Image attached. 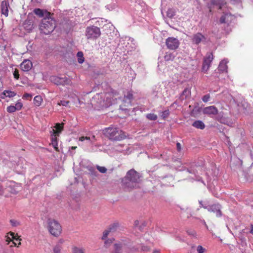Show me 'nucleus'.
<instances>
[{"label": "nucleus", "mask_w": 253, "mask_h": 253, "mask_svg": "<svg viewBox=\"0 0 253 253\" xmlns=\"http://www.w3.org/2000/svg\"><path fill=\"white\" fill-rule=\"evenodd\" d=\"M140 175L134 169H131L127 171L126 176L122 179L123 185L128 190L138 187L139 183Z\"/></svg>", "instance_id": "f257e3e1"}, {"label": "nucleus", "mask_w": 253, "mask_h": 253, "mask_svg": "<svg viewBox=\"0 0 253 253\" xmlns=\"http://www.w3.org/2000/svg\"><path fill=\"white\" fill-rule=\"evenodd\" d=\"M110 93L96 94L92 98L91 103L95 109H99L103 107H108L112 104V101L109 98Z\"/></svg>", "instance_id": "f03ea898"}, {"label": "nucleus", "mask_w": 253, "mask_h": 253, "mask_svg": "<svg viewBox=\"0 0 253 253\" xmlns=\"http://www.w3.org/2000/svg\"><path fill=\"white\" fill-rule=\"evenodd\" d=\"M104 135L109 139L120 141L126 137L124 132L119 128L110 126L103 130Z\"/></svg>", "instance_id": "7ed1b4c3"}, {"label": "nucleus", "mask_w": 253, "mask_h": 253, "mask_svg": "<svg viewBox=\"0 0 253 253\" xmlns=\"http://www.w3.org/2000/svg\"><path fill=\"white\" fill-rule=\"evenodd\" d=\"M55 28V20L51 17V15L43 18L40 25V29L41 32L45 35L51 33Z\"/></svg>", "instance_id": "20e7f679"}, {"label": "nucleus", "mask_w": 253, "mask_h": 253, "mask_svg": "<svg viewBox=\"0 0 253 253\" xmlns=\"http://www.w3.org/2000/svg\"><path fill=\"white\" fill-rule=\"evenodd\" d=\"M46 227L48 232L54 237L59 236L62 232V227L60 224L54 219H47Z\"/></svg>", "instance_id": "39448f33"}, {"label": "nucleus", "mask_w": 253, "mask_h": 253, "mask_svg": "<svg viewBox=\"0 0 253 253\" xmlns=\"http://www.w3.org/2000/svg\"><path fill=\"white\" fill-rule=\"evenodd\" d=\"M84 34L87 40L94 41L100 37L101 33L99 27L92 25L86 28Z\"/></svg>", "instance_id": "423d86ee"}, {"label": "nucleus", "mask_w": 253, "mask_h": 253, "mask_svg": "<svg viewBox=\"0 0 253 253\" xmlns=\"http://www.w3.org/2000/svg\"><path fill=\"white\" fill-rule=\"evenodd\" d=\"M21 240V239L20 238L19 236L15 235V234L13 232H9L5 236V241L7 242V244L10 245V247L17 246V243H16L15 241H19L18 243V245H20Z\"/></svg>", "instance_id": "0eeeda50"}, {"label": "nucleus", "mask_w": 253, "mask_h": 253, "mask_svg": "<svg viewBox=\"0 0 253 253\" xmlns=\"http://www.w3.org/2000/svg\"><path fill=\"white\" fill-rule=\"evenodd\" d=\"M50 81L57 85H66L71 84V80L67 77H59L56 76H52L50 77Z\"/></svg>", "instance_id": "6e6552de"}, {"label": "nucleus", "mask_w": 253, "mask_h": 253, "mask_svg": "<svg viewBox=\"0 0 253 253\" xmlns=\"http://www.w3.org/2000/svg\"><path fill=\"white\" fill-rule=\"evenodd\" d=\"M204 208L207 209L210 212H212L215 213L217 217H220L222 215L221 211V206L219 204H214L209 206H204L202 205Z\"/></svg>", "instance_id": "1a4fd4ad"}, {"label": "nucleus", "mask_w": 253, "mask_h": 253, "mask_svg": "<svg viewBox=\"0 0 253 253\" xmlns=\"http://www.w3.org/2000/svg\"><path fill=\"white\" fill-rule=\"evenodd\" d=\"M166 45L168 48L174 50L178 47L179 42L177 39L170 37L167 39Z\"/></svg>", "instance_id": "9d476101"}, {"label": "nucleus", "mask_w": 253, "mask_h": 253, "mask_svg": "<svg viewBox=\"0 0 253 253\" xmlns=\"http://www.w3.org/2000/svg\"><path fill=\"white\" fill-rule=\"evenodd\" d=\"M213 58V55L211 53H208L206 57L204 58L202 67V70L205 73H206L209 70Z\"/></svg>", "instance_id": "9b49d317"}, {"label": "nucleus", "mask_w": 253, "mask_h": 253, "mask_svg": "<svg viewBox=\"0 0 253 253\" xmlns=\"http://www.w3.org/2000/svg\"><path fill=\"white\" fill-rule=\"evenodd\" d=\"M206 37L200 33H197L191 37V41L193 44H198L206 41Z\"/></svg>", "instance_id": "f8f14e48"}, {"label": "nucleus", "mask_w": 253, "mask_h": 253, "mask_svg": "<svg viewBox=\"0 0 253 253\" xmlns=\"http://www.w3.org/2000/svg\"><path fill=\"white\" fill-rule=\"evenodd\" d=\"M22 103L20 101H18L15 104V106L10 105L8 106L6 108V110L8 113H12L16 111L20 110L22 109Z\"/></svg>", "instance_id": "ddd939ff"}, {"label": "nucleus", "mask_w": 253, "mask_h": 253, "mask_svg": "<svg viewBox=\"0 0 253 253\" xmlns=\"http://www.w3.org/2000/svg\"><path fill=\"white\" fill-rule=\"evenodd\" d=\"M235 19L234 15H231L229 13L224 12V14L221 17L220 19V22L221 23H229Z\"/></svg>", "instance_id": "4468645a"}, {"label": "nucleus", "mask_w": 253, "mask_h": 253, "mask_svg": "<svg viewBox=\"0 0 253 253\" xmlns=\"http://www.w3.org/2000/svg\"><path fill=\"white\" fill-rule=\"evenodd\" d=\"M118 227V223H114V224L111 225L108 229L105 230L103 232L102 239L106 240V238L107 237L109 233L111 232H114Z\"/></svg>", "instance_id": "2eb2a0df"}, {"label": "nucleus", "mask_w": 253, "mask_h": 253, "mask_svg": "<svg viewBox=\"0 0 253 253\" xmlns=\"http://www.w3.org/2000/svg\"><path fill=\"white\" fill-rule=\"evenodd\" d=\"M203 113L205 114H207L209 115H215L218 114V110L214 106H210L204 108L203 109Z\"/></svg>", "instance_id": "dca6fc26"}, {"label": "nucleus", "mask_w": 253, "mask_h": 253, "mask_svg": "<svg viewBox=\"0 0 253 253\" xmlns=\"http://www.w3.org/2000/svg\"><path fill=\"white\" fill-rule=\"evenodd\" d=\"M32 67V63L29 60H24L20 64L21 70L24 72L29 71Z\"/></svg>", "instance_id": "f3484780"}, {"label": "nucleus", "mask_w": 253, "mask_h": 253, "mask_svg": "<svg viewBox=\"0 0 253 253\" xmlns=\"http://www.w3.org/2000/svg\"><path fill=\"white\" fill-rule=\"evenodd\" d=\"M211 4L218 6L223 10L227 7L226 2L224 0H211Z\"/></svg>", "instance_id": "a211bd4d"}, {"label": "nucleus", "mask_w": 253, "mask_h": 253, "mask_svg": "<svg viewBox=\"0 0 253 253\" xmlns=\"http://www.w3.org/2000/svg\"><path fill=\"white\" fill-rule=\"evenodd\" d=\"M21 189V186L19 184H11L7 187V190L13 194H17Z\"/></svg>", "instance_id": "6ab92c4d"}, {"label": "nucleus", "mask_w": 253, "mask_h": 253, "mask_svg": "<svg viewBox=\"0 0 253 253\" xmlns=\"http://www.w3.org/2000/svg\"><path fill=\"white\" fill-rule=\"evenodd\" d=\"M34 13L40 17H46L48 16L51 15L49 12H48L46 10H43L40 8H36L34 11Z\"/></svg>", "instance_id": "aec40b11"}, {"label": "nucleus", "mask_w": 253, "mask_h": 253, "mask_svg": "<svg viewBox=\"0 0 253 253\" xmlns=\"http://www.w3.org/2000/svg\"><path fill=\"white\" fill-rule=\"evenodd\" d=\"M8 7L9 4L6 1H2L1 5V13L5 16H7L8 15Z\"/></svg>", "instance_id": "412c9836"}, {"label": "nucleus", "mask_w": 253, "mask_h": 253, "mask_svg": "<svg viewBox=\"0 0 253 253\" xmlns=\"http://www.w3.org/2000/svg\"><path fill=\"white\" fill-rule=\"evenodd\" d=\"M228 63V61L226 59H223L222 60L218 66V70L222 72H227V63Z\"/></svg>", "instance_id": "4be33fe9"}, {"label": "nucleus", "mask_w": 253, "mask_h": 253, "mask_svg": "<svg viewBox=\"0 0 253 253\" xmlns=\"http://www.w3.org/2000/svg\"><path fill=\"white\" fill-rule=\"evenodd\" d=\"M191 95V90L188 88H186L182 92L180 95V99L181 100H183L188 97H189Z\"/></svg>", "instance_id": "5701e85b"}, {"label": "nucleus", "mask_w": 253, "mask_h": 253, "mask_svg": "<svg viewBox=\"0 0 253 253\" xmlns=\"http://www.w3.org/2000/svg\"><path fill=\"white\" fill-rule=\"evenodd\" d=\"M192 126L197 128L201 129H204L205 127L204 123L202 121L199 120L195 121L193 123Z\"/></svg>", "instance_id": "b1692460"}, {"label": "nucleus", "mask_w": 253, "mask_h": 253, "mask_svg": "<svg viewBox=\"0 0 253 253\" xmlns=\"http://www.w3.org/2000/svg\"><path fill=\"white\" fill-rule=\"evenodd\" d=\"M54 127L55 128V129H52L53 132L59 134L63 129V124H56Z\"/></svg>", "instance_id": "393cba45"}, {"label": "nucleus", "mask_w": 253, "mask_h": 253, "mask_svg": "<svg viewBox=\"0 0 253 253\" xmlns=\"http://www.w3.org/2000/svg\"><path fill=\"white\" fill-rule=\"evenodd\" d=\"M42 102V98L40 95H37L34 98V104L36 107H39Z\"/></svg>", "instance_id": "a878e982"}, {"label": "nucleus", "mask_w": 253, "mask_h": 253, "mask_svg": "<svg viewBox=\"0 0 253 253\" xmlns=\"http://www.w3.org/2000/svg\"><path fill=\"white\" fill-rule=\"evenodd\" d=\"M24 27L25 29L29 32H30L34 28L32 22L29 21L25 22L24 24Z\"/></svg>", "instance_id": "bb28decb"}, {"label": "nucleus", "mask_w": 253, "mask_h": 253, "mask_svg": "<svg viewBox=\"0 0 253 253\" xmlns=\"http://www.w3.org/2000/svg\"><path fill=\"white\" fill-rule=\"evenodd\" d=\"M132 94L130 92H127L126 95H125V101L127 103V104H130L131 102V100L132 98Z\"/></svg>", "instance_id": "cd10ccee"}, {"label": "nucleus", "mask_w": 253, "mask_h": 253, "mask_svg": "<svg viewBox=\"0 0 253 253\" xmlns=\"http://www.w3.org/2000/svg\"><path fill=\"white\" fill-rule=\"evenodd\" d=\"M72 253H85V249L83 248L74 247L72 248Z\"/></svg>", "instance_id": "c85d7f7f"}, {"label": "nucleus", "mask_w": 253, "mask_h": 253, "mask_svg": "<svg viewBox=\"0 0 253 253\" xmlns=\"http://www.w3.org/2000/svg\"><path fill=\"white\" fill-rule=\"evenodd\" d=\"M78 61L79 63L82 64L84 62V57L83 53L81 51L78 52L77 54Z\"/></svg>", "instance_id": "c756f323"}, {"label": "nucleus", "mask_w": 253, "mask_h": 253, "mask_svg": "<svg viewBox=\"0 0 253 253\" xmlns=\"http://www.w3.org/2000/svg\"><path fill=\"white\" fill-rule=\"evenodd\" d=\"M117 1L115 0L111 4H107L106 8L109 10H112L117 7Z\"/></svg>", "instance_id": "7c9ffc66"}, {"label": "nucleus", "mask_w": 253, "mask_h": 253, "mask_svg": "<svg viewBox=\"0 0 253 253\" xmlns=\"http://www.w3.org/2000/svg\"><path fill=\"white\" fill-rule=\"evenodd\" d=\"M174 55L170 52H167L164 56L166 61L172 60L174 59Z\"/></svg>", "instance_id": "2f4dec72"}, {"label": "nucleus", "mask_w": 253, "mask_h": 253, "mask_svg": "<svg viewBox=\"0 0 253 253\" xmlns=\"http://www.w3.org/2000/svg\"><path fill=\"white\" fill-rule=\"evenodd\" d=\"M146 118L149 120L155 121L157 119L158 117L154 114L150 113L146 115Z\"/></svg>", "instance_id": "473e14b6"}, {"label": "nucleus", "mask_w": 253, "mask_h": 253, "mask_svg": "<svg viewBox=\"0 0 253 253\" xmlns=\"http://www.w3.org/2000/svg\"><path fill=\"white\" fill-rule=\"evenodd\" d=\"M5 92L6 94V96L9 98H12L14 97L16 95V93L9 90H5Z\"/></svg>", "instance_id": "72a5a7b5"}, {"label": "nucleus", "mask_w": 253, "mask_h": 253, "mask_svg": "<svg viewBox=\"0 0 253 253\" xmlns=\"http://www.w3.org/2000/svg\"><path fill=\"white\" fill-rule=\"evenodd\" d=\"M62 247L54 246L53 248V253H61Z\"/></svg>", "instance_id": "f704fd0d"}, {"label": "nucleus", "mask_w": 253, "mask_h": 253, "mask_svg": "<svg viewBox=\"0 0 253 253\" xmlns=\"http://www.w3.org/2000/svg\"><path fill=\"white\" fill-rule=\"evenodd\" d=\"M175 15V11L172 9H169L167 12V15L169 18L172 17Z\"/></svg>", "instance_id": "c9c22d12"}, {"label": "nucleus", "mask_w": 253, "mask_h": 253, "mask_svg": "<svg viewBox=\"0 0 253 253\" xmlns=\"http://www.w3.org/2000/svg\"><path fill=\"white\" fill-rule=\"evenodd\" d=\"M96 169L100 172L102 173H106L107 170V169L104 167L96 166Z\"/></svg>", "instance_id": "e433bc0d"}, {"label": "nucleus", "mask_w": 253, "mask_h": 253, "mask_svg": "<svg viewBox=\"0 0 253 253\" xmlns=\"http://www.w3.org/2000/svg\"><path fill=\"white\" fill-rule=\"evenodd\" d=\"M10 223L11 225L13 227H17L20 225V222L19 221L15 219H11L10 220Z\"/></svg>", "instance_id": "4c0bfd02"}, {"label": "nucleus", "mask_w": 253, "mask_h": 253, "mask_svg": "<svg viewBox=\"0 0 253 253\" xmlns=\"http://www.w3.org/2000/svg\"><path fill=\"white\" fill-rule=\"evenodd\" d=\"M169 114V110H165L164 111L162 112L161 117L163 119H166L167 118Z\"/></svg>", "instance_id": "58836bf2"}, {"label": "nucleus", "mask_w": 253, "mask_h": 253, "mask_svg": "<svg viewBox=\"0 0 253 253\" xmlns=\"http://www.w3.org/2000/svg\"><path fill=\"white\" fill-rule=\"evenodd\" d=\"M69 103V101H68L61 100L60 102H58L57 105L59 106L62 105L66 107L68 106Z\"/></svg>", "instance_id": "ea45409f"}, {"label": "nucleus", "mask_w": 253, "mask_h": 253, "mask_svg": "<svg viewBox=\"0 0 253 253\" xmlns=\"http://www.w3.org/2000/svg\"><path fill=\"white\" fill-rule=\"evenodd\" d=\"M121 245L120 244H115L114 245V248L115 249V251L114 253H119V251L121 249Z\"/></svg>", "instance_id": "a19ab883"}, {"label": "nucleus", "mask_w": 253, "mask_h": 253, "mask_svg": "<svg viewBox=\"0 0 253 253\" xmlns=\"http://www.w3.org/2000/svg\"><path fill=\"white\" fill-rule=\"evenodd\" d=\"M205 250V249L202 246L199 245L197 248V251L198 253H204Z\"/></svg>", "instance_id": "79ce46f5"}, {"label": "nucleus", "mask_w": 253, "mask_h": 253, "mask_svg": "<svg viewBox=\"0 0 253 253\" xmlns=\"http://www.w3.org/2000/svg\"><path fill=\"white\" fill-rule=\"evenodd\" d=\"M150 250V248L148 246L142 245V246H141V249L140 250L141 251H143V252H148V251H149Z\"/></svg>", "instance_id": "37998d69"}, {"label": "nucleus", "mask_w": 253, "mask_h": 253, "mask_svg": "<svg viewBox=\"0 0 253 253\" xmlns=\"http://www.w3.org/2000/svg\"><path fill=\"white\" fill-rule=\"evenodd\" d=\"M51 144L56 150H58V143L57 140L51 141Z\"/></svg>", "instance_id": "c03bdc74"}, {"label": "nucleus", "mask_w": 253, "mask_h": 253, "mask_svg": "<svg viewBox=\"0 0 253 253\" xmlns=\"http://www.w3.org/2000/svg\"><path fill=\"white\" fill-rule=\"evenodd\" d=\"M210 98V95L209 94H206V95H204L203 97L202 100L204 102H208Z\"/></svg>", "instance_id": "a18cd8bd"}, {"label": "nucleus", "mask_w": 253, "mask_h": 253, "mask_svg": "<svg viewBox=\"0 0 253 253\" xmlns=\"http://www.w3.org/2000/svg\"><path fill=\"white\" fill-rule=\"evenodd\" d=\"M64 242V240L62 239H59L55 246H59L62 247V244Z\"/></svg>", "instance_id": "49530a36"}, {"label": "nucleus", "mask_w": 253, "mask_h": 253, "mask_svg": "<svg viewBox=\"0 0 253 253\" xmlns=\"http://www.w3.org/2000/svg\"><path fill=\"white\" fill-rule=\"evenodd\" d=\"M13 76H14V78H15L16 79H19V74H18V71L17 70H15L13 72Z\"/></svg>", "instance_id": "de8ad7c7"}, {"label": "nucleus", "mask_w": 253, "mask_h": 253, "mask_svg": "<svg viewBox=\"0 0 253 253\" xmlns=\"http://www.w3.org/2000/svg\"><path fill=\"white\" fill-rule=\"evenodd\" d=\"M57 135H58V134L53 132V134L51 135V141H53V140H57Z\"/></svg>", "instance_id": "09e8293b"}, {"label": "nucleus", "mask_w": 253, "mask_h": 253, "mask_svg": "<svg viewBox=\"0 0 253 253\" xmlns=\"http://www.w3.org/2000/svg\"><path fill=\"white\" fill-rule=\"evenodd\" d=\"M113 239L105 240L104 243L106 246H108L109 245L110 243H112L113 242Z\"/></svg>", "instance_id": "8fccbe9b"}, {"label": "nucleus", "mask_w": 253, "mask_h": 253, "mask_svg": "<svg viewBox=\"0 0 253 253\" xmlns=\"http://www.w3.org/2000/svg\"><path fill=\"white\" fill-rule=\"evenodd\" d=\"M84 140H90V138H89V137H84V136L81 137H80V138H79V140H80V141H84Z\"/></svg>", "instance_id": "3c124183"}, {"label": "nucleus", "mask_w": 253, "mask_h": 253, "mask_svg": "<svg viewBox=\"0 0 253 253\" xmlns=\"http://www.w3.org/2000/svg\"><path fill=\"white\" fill-rule=\"evenodd\" d=\"M0 96L1 99H4L5 97H7V96H6V94L5 92V90H4L3 92L0 94Z\"/></svg>", "instance_id": "603ef678"}, {"label": "nucleus", "mask_w": 253, "mask_h": 253, "mask_svg": "<svg viewBox=\"0 0 253 253\" xmlns=\"http://www.w3.org/2000/svg\"><path fill=\"white\" fill-rule=\"evenodd\" d=\"M32 97V95L31 94H30L29 93H25L23 95V98H24V99H27L29 97Z\"/></svg>", "instance_id": "864d4df0"}, {"label": "nucleus", "mask_w": 253, "mask_h": 253, "mask_svg": "<svg viewBox=\"0 0 253 253\" xmlns=\"http://www.w3.org/2000/svg\"><path fill=\"white\" fill-rule=\"evenodd\" d=\"M176 147H177V149L178 151H179L181 150V145L179 143H177Z\"/></svg>", "instance_id": "5fc2aeb1"}, {"label": "nucleus", "mask_w": 253, "mask_h": 253, "mask_svg": "<svg viewBox=\"0 0 253 253\" xmlns=\"http://www.w3.org/2000/svg\"><path fill=\"white\" fill-rule=\"evenodd\" d=\"M231 1L233 3H239V2H240L241 0H231Z\"/></svg>", "instance_id": "6e6d98bb"}, {"label": "nucleus", "mask_w": 253, "mask_h": 253, "mask_svg": "<svg viewBox=\"0 0 253 253\" xmlns=\"http://www.w3.org/2000/svg\"><path fill=\"white\" fill-rule=\"evenodd\" d=\"M3 193V189L2 186L0 185V195H2Z\"/></svg>", "instance_id": "4d7b16f0"}, {"label": "nucleus", "mask_w": 253, "mask_h": 253, "mask_svg": "<svg viewBox=\"0 0 253 253\" xmlns=\"http://www.w3.org/2000/svg\"><path fill=\"white\" fill-rule=\"evenodd\" d=\"M133 252H135V251H139V249L138 248H134L133 247L132 248V250Z\"/></svg>", "instance_id": "13d9d810"}, {"label": "nucleus", "mask_w": 253, "mask_h": 253, "mask_svg": "<svg viewBox=\"0 0 253 253\" xmlns=\"http://www.w3.org/2000/svg\"><path fill=\"white\" fill-rule=\"evenodd\" d=\"M189 234H191L192 236H194L195 235V233L194 231L191 232V233L189 232Z\"/></svg>", "instance_id": "bf43d9fd"}, {"label": "nucleus", "mask_w": 253, "mask_h": 253, "mask_svg": "<svg viewBox=\"0 0 253 253\" xmlns=\"http://www.w3.org/2000/svg\"><path fill=\"white\" fill-rule=\"evenodd\" d=\"M138 223H139L138 221L136 220V221H135V222H134V225H135V226H137V225H138Z\"/></svg>", "instance_id": "052dcab7"}, {"label": "nucleus", "mask_w": 253, "mask_h": 253, "mask_svg": "<svg viewBox=\"0 0 253 253\" xmlns=\"http://www.w3.org/2000/svg\"><path fill=\"white\" fill-rule=\"evenodd\" d=\"M251 233L253 234V226L252 225V229H251Z\"/></svg>", "instance_id": "680f3d73"}, {"label": "nucleus", "mask_w": 253, "mask_h": 253, "mask_svg": "<svg viewBox=\"0 0 253 253\" xmlns=\"http://www.w3.org/2000/svg\"><path fill=\"white\" fill-rule=\"evenodd\" d=\"M159 252V251L158 250H155L153 252V253H158Z\"/></svg>", "instance_id": "e2e57ef3"}, {"label": "nucleus", "mask_w": 253, "mask_h": 253, "mask_svg": "<svg viewBox=\"0 0 253 253\" xmlns=\"http://www.w3.org/2000/svg\"><path fill=\"white\" fill-rule=\"evenodd\" d=\"M120 108H121V109H122V110L123 109V108H122V107L121 106H120Z\"/></svg>", "instance_id": "0e129e2a"}, {"label": "nucleus", "mask_w": 253, "mask_h": 253, "mask_svg": "<svg viewBox=\"0 0 253 253\" xmlns=\"http://www.w3.org/2000/svg\"><path fill=\"white\" fill-rule=\"evenodd\" d=\"M200 204L201 205H202V202H200Z\"/></svg>", "instance_id": "69168bd1"}, {"label": "nucleus", "mask_w": 253, "mask_h": 253, "mask_svg": "<svg viewBox=\"0 0 253 253\" xmlns=\"http://www.w3.org/2000/svg\"><path fill=\"white\" fill-rule=\"evenodd\" d=\"M15 242H16V243H17V242H19V241H15Z\"/></svg>", "instance_id": "338daca9"}]
</instances>
